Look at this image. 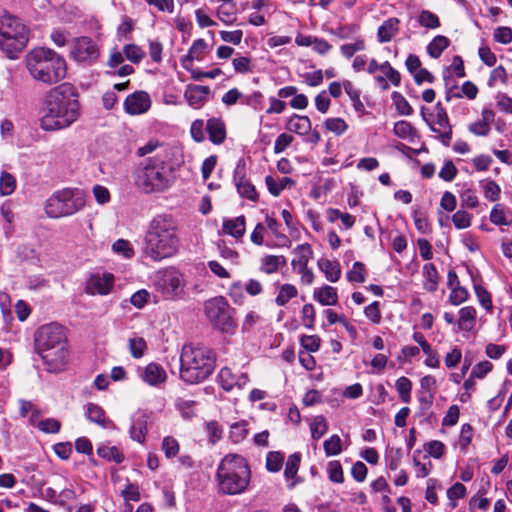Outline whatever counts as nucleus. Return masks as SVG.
Masks as SVG:
<instances>
[{"instance_id":"nucleus-1","label":"nucleus","mask_w":512,"mask_h":512,"mask_svg":"<svg viewBox=\"0 0 512 512\" xmlns=\"http://www.w3.org/2000/svg\"><path fill=\"white\" fill-rule=\"evenodd\" d=\"M80 116L78 92L69 83L52 88L40 109L39 124L44 131H58L70 127Z\"/></svg>"},{"instance_id":"nucleus-2","label":"nucleus","mask_w":512,"mask_h":512,"mask_svg":"<svg viewBox=\"0 0 512 512\" xmlns=\"http://www.w3.org/2000/svg\"><path fill=\"white\" fill-rule=\"evenodd\" d=\"M180 248L178 225L171 215L160 214L149 223L143 254L155 262L175 256Z\"/></svg>"},{"instance_id":"nucleus-3","label":"nucleus","mask_w":512,"mask_h":512,"mask_svg":"<svg viewBox=\"0 0 512 512\" xmlns=\"http://www.w3.org/2000/svg\"><path fill=\"white\" fill-rule=\"evenodd\" d=\"M35 349L49 372L63 370L69 360L65 327L55 322L42 325L35 333Z\"/></svg>"},{"instance_id":"nucleus-4","label":"nucleus","mask_w":512,"mask_h":512,"mask_svg":"<svg viewBox=\"0 0 512 512\" xmlns=\"http://www.w3.org/2000/svg\"><path fill=\"white\" fill-rule=\"evenodd\" d=\"M25 64L32 78L44 84L58 83L67 73L65 59L50 48L32 49L25 57Z\"/></svg>"},{"instance_id":"nucleus-5","label":"nucleus","mask_w":512,"mask_h":512,"mask_svg":"<svg viewBox=\"0 0 512 512\" xmlns=\"http://www.w3.org/2000/svg\"><path fill=\"white\" fill-rule=\"evenodd\" d=\"M216 353L206 346L184 345L180 356V378L188 384L206 380L214 371Z\"/></svg>"},{"instance_id":"nucleus-6","label":"nucleus","mask_w":512,"mask_h":512,"mask_svg":"<svg viewBox=\"0 0 512 512\" xmlns=\"http://www.w3.org/2000/svg\"><path fill=\"white\" fill-rule=\"evenodd\" d=\"M168 155L156 153L145 159L137 169L135 182L145 193L163 192L174 181V170L167 161Z\"/></svg>"},{"instance_id":"nucleus-7","label":"nucleus","mask_w":512,"mask_h":512,"mask_svg":"<svg viewBox=\"0 0 512 512\" xmlns=\"http://www.w3.org/2000/svg\"><path fill=\"white\" fill-rule=\"evenodd\" d=\"M216 478L219 491L223 494L237 495L245 492L251 478L247 460L239 454H227L217 467Z\"/></svg>"},{"instance_id":"nucleus-8","label":"nucleus","mask_w":512,"mask_h":512,"mask_svg":"<svg viewBox=\"0 0 512 512\" xmlns=\"http://www.w3.org/2000/svg\"><path fill=\"white\" fill-rule=\"evenodd\" d=\"M30 39L29 27L17 16L8 12L0 14V50L11 60H16Z\"/></svg>"},{"instance_id":"nucleus-9","label":"nucleus","mask_w":512,"mask_h":512,"mask_svg":"<svg viewBox=\"0 0 512 512\" xmlns=\"http://www.w3.org/2000/svg\"><path fill=\"white\" fill-rule=\"evenodd\" d=\"M84 193L79 189L65 188L54 192L46 201L45 212L50 218L75 214L85 206Z\"/></svg>"},{"instance_id":"nucleus-10","label":"nucleus","mask_w":512,"mask_h":512,"mask_svg":"<svg viewBox=\"0 0 512 512\" xmlns=\"http://www.w3.org/2000/svg\"><path fill=\"white\" fill-rule=\"evenodd\" d=\"M204 312L212 326L221 333L233 334L237 327L234 318L235 310L229 305L223 296L207 300L204 304Z\"/></svg>"},{"instance_id":"nucleus-11","label":"nucleus","mask_w":512,"mask_h":512,"mask_svg":"<svg viewBox=\"0 0 512 512\" xmlns=\"http://www.w3.org/2000/svg\"><path fill=\"white\" fill-rule=\"evenodd\" d=\"M154 286L166 299H180L185 295L184 275L174 267L160 272L154 281Z\"/></svg>"},{"instance_id":"nucleus-12","label":"nucleus","mask_w":512,"mask_h":512,"mask_svg":"<svg viewBox=\"0 0 512 512\" xmlns=\"http://www.w3.org/2000/svg\"><path fill=\"white\" fill-rule=\"evenodd\" d=\"M101 45L98 40L89 36H80L73 39L69 55L80 65L91 66L100 56Z\"/></svg>"},{"instance_id":"nucleus-13","label":"nucleus","mask_w":512,"mask_h":512,"mask_svg":"<svg viewBox=\"0 0 512 512\" xmlns=\"http://www.w3.org/2000/svg\"><path fill=\"white\" fill-rule=\"evenodd\" d=\"M425 107L421 108V115L423 120L427 123L430 129L437 134V138L443 145L449 146L452 139V127L446 110L440 102L435 105V114H430L428 118L425 114Z\"/></svg>"},{"instance_id":"nucleus-14","label":"nucleus","mask_w":512,"mask_h":512,"mask_svg":"<svg viewBox=\"0 0 512 512\" xmlns=\"http://www.w3.org/2000/svg\"><path fill=\"white\" fill-rule=\"evenodd\" d=\"M367 64V72L374 75V80L382 90H388L391 84L395 87L400 85L401 75L388 61L379 64L372 58Z\"/></svg>"},{"instance_id":"nucleus-15","label":"nucleus","mask_w":512,"mask_h":512,"mask_svg":"<svg viewBox=\"0 0 512 512\" xmlns=\"http://www.w3.org/2000/svg\"><path fill=\"white\" fill-rule=\"evenodd\" d=\"M233 180L241 197L250 201H257L258 194L255 186L246 177V163L244 159L238 160L234 169Z\"/></svg>"},{"instance_id":"nucleus-16","label":"nucleus","mask_w":512,"mask_h":512,"mask_svg":"<svg viewBox=\"0 0 512 512\" xmlns=\"http://www.w3.org/2000/svg\"><path fill=\"white\" fill-rule=\"evenodd\" d=\"M136 373L145 384L155 388H160L167 380L165 369L155 362H151L144 367L138 366Z\"/></svg>"},{"instance_id":"nucleus-17","label":"nucleus","mask_w":512,"mask_h":512,"mask_svg":"<svg viewBox=\"0 0 512 512\" xmlns=\"http://www.w3.org/2000/svg\"><path fill=\"white\" fill-rule=\"evenodd\" d=\"M151 106V99L147 92L136 91L128 95L124 101V109L130 115L143 114Z\"/></svg>"},{"instance_id":"nucleus-18","label":"nucleus","mask_w":512,"mask_h":512,"mask_svg":"<svg viewBox=\"0 0 512 512\" xmlns=\"http://www.w3.org/2000/svg\"><path fill=\"white\" fill-rule=\"evenodd\" d=\"M210 92L208 86L188 84L184 92V98L190 107L200 109L208 101Z\"/></svg>"},{"instance_id":"nucleus-19","label":"nucleus","mask_w":512,"mask_h":512,"mask_svg":"<svg viewBox=\"0 0 512 512\" xmlns=\"http://www.w3.org/2000/svg\"><path fill=\"white\" fill-rule=\"evenodd\" d=\"M249 381L246 373L236 374L228 367H223L218 374V382L221 387L229 392L235 387L243 388Z\"/></svg>"},{"instance_id":"nucleus-20","label":"nucleus","mask_w":512,"mask_h":512,"mask_svg":"<svg viewBox=\"0 0 512 512\" xmlns=\"http://www.w3.org/2000/svg\"><path fill=\"white\" fill-rule=\"evenodd\" d=\"M113 284L114 277L110 273L103 274L102 276L93 275L88 281L87 291L92 295H107L111 291Z\"/></svg>"},{"instance_id":"nucleus-21","label":"nucleus","mask_w":512,"mask_h":512,"mask_svg":"<svg viewBox=\"0 0 512 512\" xmlns=\"http://www.w3.org/2000/svg\"><path fill=\"white\" fill-rule=\"evenodd\" d=\"M301 462V455L299 453H293L288 456L285 464L284 477L286 479L287 488L292 490L296 485L302 482V479L297 476Z\"/></svg>"},{"instance_id":"nucleus-22","label":"nucleus","mask_w":512,"mask_h":512,"mask_svg":"<svg viewBox=\"0 0 512 512\" xmlns=\"http://www.w3.org/2000/svg\"><path fill=\"white\" fill-rule=\"evenodd\" d=\"M495 114L489 108H484L481 111V118L468 126L469 132L475 136L486 137L491 131V123L494 121Z\"/></svg>"},{"instance_id":"nucleus-23","label":"nucleus","mask_w":512,"mask_h":512,"mask_svg":"<svg viewBox=\"0 0 512 512\" xmlns=\"http://www.w3.org/2000/svg\"><path fill=\"white\" fill-rule=\"evenodd\" d=\"M206 131L209 140L215 145L222 144L226 139V126L219 117H211L207 120Z\"/></svg>"},{"instance_id":"nucleus-24","label":"nucleus","mask_w":512,"mask_h":512,"mask_svg":"<svg viewBox=\"0 0 512 512\" xmlns=\"http://www.w3.org/2000/svg\"><path fill=\"white\" fill-rule=\"evenodd\" d=\"M400 21L396 17L385 20L377 30V40L379 43L390 42L399 32Z\"/></svg>"},{"instance_id":"nucleus-25","label":"nucleus","mask_w":512,"mask_h":512,"mask_svg":"<svg viewBox=\"0 0 512 512\" xmlns=\"http://www.w3.org/2000/svg\"><path fill=\"white\" fill-rule=\"evenodd\" d=\"M296 258L291 261V266L296 272L308 268V262L313 257L311 245L308 243L298 245L294 251Z\"/></svg>"},{"instance_id":"nucleus-26","label":"nucleus","mask_w":512,"mask_h":512,"mask_svg":"<svg viewBox=\"0 0 512 512\" xmlns=\"http://www.w3.org/2000/svg\"><path fill=\"white\" fill-rule=\"evenodd\" d=\"M312 123L308 116L293 114L286 123V129L298 135H306L311 131Z\"/></svg>"},{"instance_id":"nucleus-27","label":"nucleus","mask_w":512,"mask_h":512,"mask_svg":"<svg viewBox=\"0 0 512 512\" xmlns=\"http://www.w3.org/2000/svg\"><path fill=\"white\" fill-rule=\"evenodd\" d=\"M87 419L103 428H109L113 423L106 418L104 409L95 403H88L85 408Z\"/></svg>"},{"instance_id":"nucleus-28","label":"nucleus","mask_w":512,"mask_h":512,"mask_svg":"<svg viewBox=\"0 0 512 512\" xmlns=\"http://www.w3.org/2000/svg\"><path fill=\"white\" fill-rule=\"evenodd\" d=\"M313 298L323 306L336 305L338 303L337 289L330 285H324L314 290Z\"/></svg>"},{"instance_id":"nucleus-29","label":"nucleus","mask_w":512,"mask_h":512,"mask_svg":"<svg viewBox=\"0 0 512 512\" xmlns=\"http://www.w3.org/2000/svg\"><path fill=\"white\" fill-rule=\"evenodd\" d=\"M317 266L324 273L326 279L332 283L337 282L341 277V267L338 261L327 258H320Z\"/></svg>"},{"instance_id":"nucleus-30","label":"nucleus","mask_w":512,"mask_h":512,"mask_svg":"<svg viewBox=\"0 0 512 512\" xmlns=\"http://www.w3.org/2000/svg\"><path fill=\"white\" fill-rule=\"evenodd\" d=\"M476 309L473 306H465L459 310L458 331L470 332L476 323Z\"/></svg>"},{"instance_id":"nucleus-31","label":"nucleus","mask_w":512,"mask_h":512,"mask_svg":"<svg viewBox=\"0 0 512 512\" xmlns=\"http://www.w3.org/2000/svg\"><path fill=\"white\" fill-rule=\"evenodd\" d=\"M130 437L139 443H143L147 434V416L140 414L132 419L129 430Z\"/></svg>"},{"instance_id":"nucleus-32","label":"nucleus","mask_w":512,"mask_h":512,"mask_svg":"<svg viewBox=\"0 0 512 512\" xmlns=\"http://www.w3.org/2000/svg\"><path fill=\"white\" fill-rule=\"evenodd\" d=\"M222 229L236 239L241 238L245 233V217L243 215L233 219L224 220Z\"/></svg>"},{"instance_id":"nucleus-33","label":"nucleus","mask_w":512,"mask_h":512,"mask_svg":"<svg viewBox=\"0 0 512 512\" xmlns=\"http://www.w3.org/2000/svg\"><path fill=\"white\" fill-rule=\"evenodd\" d=\"M394 134L404 140L414 143L419 138L417 130L405 120L397 121L393 128Z\"/></svg>"},{"instance_id":"nucleus-34","label":"nucleus","mask_w":512,"mask_h":512,"mask_svg":"<svg viewBox=\"0 0 512 512\" xmlns=\"http://www.w3.org/2000/svg\"><path fill=\"white\" fill-rule=\"evenodd\" d=\"M423 287L429 292H435L438 288L439 275L433 263H427L423 266Z\"/></svg>"},{"instance_id":"nucleus-35","label":"nucleus","mask_w":512,"mask_h":512,"mask_svg":"<svg viewBox=\"0 0 512 512\" xmlns=\"http://www.w3.org/2000/svg\"><path fill=\"white\" fill-rule=\"evenodd\" d=\"M265 183L269 193L275 197L279 196L285 188L295 185V181L289 177H282L277 181L270 175L265 177Z\"/></svg>"},{"instance_id":"nucleus-36","label":"nucleus","mask_w":512,"mask_h":512,"mask_svg":"<svg viewBox=\"0 0 512 512\" xmlns=\"http://www.w3.org/2000/svg\"><path fill=\"white\" fill-rule=\"evenodd\" d=\"M284 256L266 255L261 259L260 270L266 274H273L278 271L281 266L286 265Z\"/></svg>"},{"instance_id":"nucleus-37","label":"nucleus","mask_w":512,"mask_h":512,"mask_svg":"<svg viewBox=\"0 0 512 512\" xmlns=\"http://www.w3.org/2000/svg\"><path fill=\"white\" fill-rule=\"evenodd\" d=\"M206 47L207 44L203 39L195 40L190 47L188 54L182 59V66L188 69V63L191 64L193 60L202 59Z\"/></svg>"},{"instance_id":"nucleus-38","label":"nucleus","mask_w":512,"mask_h":512,"mask_svg":"<svg viewBox=\"0 0 512 512\" xmlns=\"http://www.w3.org/2000/svg\"><path fill=\"white\" fill-rule=\"evenodd\" d=\"M248 422L241 420L230 425L229 439L234 444L241 443L248 435Z\"/></svg>"},{"instance_id":"nucleus-39","label":"nucleus","mask_w":512,"mask_h":512,"mask_svg":"<svg viewBox=\"0 0 512 512\" xmlns=\"http://www.w3.org/2000/svg\"><path fill=\"white\" fill-rule=\"evenodd\" d=\"M449 44L450 40L447 37L438 35L427 45V53L431 58L437 59Z\"/></svg>"},{"instance_id":"nucleus-40","label":"nucleus","mask_w":512,"mask_h":512,"mask_svg":"<svg viewBox=\"0 0 512 512\" xmlns=\"http://www.w3.org/2000/svg\"><path fill=\"white\" fill-rule=\"evenodd\" d=\"M97 454L108 461H113L117 464L124 460L123 453L116 447L109 444H102L97 448Z\"/></svg>"},{"instance_id":"nucleus-41","label":"nucleus","mask_w":512,"mask_h":512,"mask_svg":"<svg viewBox=\"0 0 512 512\" xmlns=\"http://www.w3.org/2000/svg\"><path fill=\"white\" fill-rule=\"evenodd\" d=\"M298 294L297 288L292 284H282L279 288L275 302L278 306H285L291 299Z\"/></svg>"},{"instance_id":"nucleus-42","label":"nucleus","mask_w":512,"mask_h":512,"mask_svg":"<svg viewBox=\"0 0 512 512\" xmlns=\"http://www.w3.org/2000/svg\"><path fill=\"white\" fill-rule=\"evenodd\" d=\"M128 349L133 358L140 359L147 350V343L144 338L134 336L128 339Z\"/></svg>"},{"instance_id":"nucleus-43","label":"nucleus","mask_w":512,"mask_h":512,"mask_svg":"<svg viewBox=\"0 0 512 512\" xmlns=\"http://www.w3.org/2000/svg\"><path fill=\"white\" fill-rule=\"evenodd\" d=\"M311 437L319 440L328 431V423L324 416L318 415L314 417L310 423Z\"/></svg>"},{"instance_id":"nucleus-44","label":"nucleus","mask_w":512,"mask_h":512,"mask_svg":"<svg viewBox=\"0 0 512 512\" xmlns=\"http://www.w3.org/2000/svg\"><path fill=\"white\" fill-rule=\"evenodd\" d=\"M346 278L351 283H364L366 280V268L362 262L356 261L347 271Z\"/></svg>"},{"instance_id":"nucleus-45","label":"nucleus","mask_w":512,"mask_h":512,"mask_svg":"<svg viewBox=\"0 0 512 512\" xmlns=\"http://www.w3.org/2000/svg\"><path fill=\"white\" fill-rule=\"evenodd\" d=\"M396 390L402 402L409 403L411 401L412 382L405 376L399 377L395 383Z\"/></svg>"},{"instance_id":"nucleus-46","label":"nucleus","mask_w":512,"mask_h":512,"mask_svg":"<svg viewBox=\"0 0 512 512\" xmlns=\"http://www.w3.org/2000/svg\"><path fill=\"white\" fill-rule=\"evenodd\" d=\"M16 178L9 172L3 171L0 175V195H11L16 189Z\"/></svg>"},{"instance_id":"nucleus-47","label":"nucleus","mask_w":512,"mask_h":512,"mask_svg":"<svg viewBox=\"0 0 512 512\" xmlns=\"http://www.w3.org/2000/svg\"><path fill=\"white\" fill-rule=\"evenodd\" d=\"M123 53L127 60L134 64H138L145 57V51L136 44H126L123 47Z\"/></svg>"},{"instance_id":"nucleus-48","label":"nucleus","mask_w":512,"mask_h":512,"mask_svg":"<svg viewBox=\"0 0 512 512\" xmlns=\"http://www.w3.org/2000/svg\"><path fill=\"white\" fill-rule=\"evenodd\" d=\"M324 126L329 132L334 133L336 136L343 135L348 129L346 121L340 117L327 118Z\"/></svg>"},{"instance_id":"nucleus-49","label":"nucleus","mask_w":512,"mask_h":512,"mask_svg":"<svg viewBox=\"0 0 512 512\" xmlns=\"http://www.w3.org/2000/svg\"><path fill=\"white\" fill-rule=\"evenodd\" d=\"M284 454L279 451H271L266 456V468L269 472L276 473L282 469Z\"/></svg>"},{"instance_id":"nucleus-50","label":"nucleus","mask_w":512,"mask_h":512,"mask_svg":"<svg viewBox=\"0 0 512 512\" xmlns=\"http://www.w3.org/2000/svg\"><path fill=\"white\" fill-rule=\"evenodd\" d=\"M480 186L483 189L484 197L490 201H497L500 197L501 188L493 180H482Z\"/></svg>"},{"instance_id":"nucleus-51","label":"nucleus","mask_w":512,"mask_h":512,"mask_svg":"<svg viewBox=\"0 0 512 512\" xmlns=\"http://www.w3.org/2000/svg\"><path fill=\"white\" fill-rule=\"evenodd\" d=\"M155 151H158L157 153H161L162 155H168L167 147L163 143H160L158 140L148 141L145 145L138 148L137 154L141 157H144Z\"/></svg>"},{"instance_id":"nucleus-52","label":"nucleus","mask_w":512,"mask_h":512,"mask_svg":"<svg viewBox=\"0 0 512 512\" xmlns=\"http://www.w3.org/2000/svg\"><path fill=\"white\" fill-rule=\"evenodd\" d=\"M326 456H336L342 452V440L338 435H332L323 443Z\"/></svg>"},{"instance_id":"nucleus-53","label":"nucleus","mask_w":512,"mask_h":512,"mask_svg":"<svg viewBox=\"0 0 512 512\" xmlns=\"http://www.w3.org/2000/svg\"><path fill=\"white\" fill-rule=\"evenodd\" d=\"M392 101L396 107L397 112L403 116H409L412 114L413 109L409 102L403 97V95L397 91H394L391 95Z\"/></svg>"},{"instance_id":"nucleus-54","label":"nucleus","mask_w":512,"mask_h":512,"mask_svg":"<svg viewBox=\"0 0 512 512\" xmlns=\"http://www.w3.org/2000/svg\"><path fill=\"white\" fill-rule=\"evenodd\" d=\"M365 48V41L363 39H357L353 43H345L341 45L340 52L345 58L349 59L353 57L357 52L365 50Z\"/></svg>"},{"instance_id":"nucleus-55","label":"nucleus","mask_w":512,"mask_h":512,"mask_svg":"<svg viewBox=\"0 0 512 512\" xmlns=\"http://www.w3.org/2000/svg\"><path fill=\"white\" fill-rule=\"evenodd\" d=\"M466 495V487L462 483H455L447 490V497L450 500L451 508L457 507V500L464 498Z\"/></svg>"},{"instance_id":"nucleus-56","label":"nucleus","mask_w":512,"mask_h":512,"mask_svg":"<svg viewBox=\"0 0 512 512\" xmlns=\"http://www.w3.org/2000/svg\"><path fill=\"white\" fill-rule=\"evenodd\" d=\"M418 22L421 26L435 29L440 26V21L438 16L429 11V10H422L418 17Z\"/></svg>"},{"instance_id":"nucleus-57","label":"nucleus","mask_w":512,"mask_h":512,"mask_svg":"<svg viewBox=\"0 0 512 512\" xmlns=\"http://www.w3.org/2000/svg\"><path fill=\"white\" fill-rule=\"evenodd\" d=\"M179 443L173 436H166L162 440V450L166 458H174L179 453Z\"/></svg>"},{"instance_id":"nucleus-58","label":"nucleus","mask_w":512,"mask_h":512,"mask_svg":"<svg viewBox=\"0 0 512 512\" xmlns=\"http://www.w3.org/2000/svg\"><path fill=\"white\" fill-rule=\"evenodd\" d=\"M112 250L118 255H122L124 258H132L134 250L131 243L125 239H118L112 245Z\"/></svg>"},{"instance_id":"nucleus-59","label":"nucleus","mask_w":512,"mask_h":512,"mask_svg":"<svg viewBox=\"0 0 512 512\" xmlns=\"http://www.w3.org/2000/svg\"><path fill=\"white\" fill-rule=\"evenodd\" d=\"M472 214L465 210H458L452 216V222L456 229H466L471 225Z\"/></svg>"},{"instance_id":"nucleus-60","label":"nucleus","mask_w":512,"mask_h":512,"mask_svg":"<svg viewBox=\"0 0 512 512\" xmlns=\"http://www.w3.org/2000/svg\"><path fill=\"white\" fill-rule=\"evenodd\" d=\"M205 132H207L206 124L202 119H196L192 122L190 127V134L195 142H203L206 139Z\"/></svg>"},{"instance_id":"nucleus-61","label":"nucleus","mask_w":512,"mask_h":512,"mask_svg":"<svg viewBox=\"0 0 512 512\" xmlns=\"http://www.w3.org/2000/svg\"><path fill=\"white\" fill-rule=\"evenodd\" d=\"M327 473L329 480L334 483H342L344 481L343 469L339 461H330L327 465Z\"/></svg>"},{"instance_id":"nucleus-62","label":"nucleus","mask_w":512,"mask_h":512,"mask_svg":"<svg viewBox=\"0 0 512 512\" xmlns=\"http://www.w3.org/2000/svg\"><path fill=\"white\" fill-rule=\"evenodd\" d=\"M217 17L226 25H232L237 19L234 8L227 5H221L218 7Z\"/></svg>"},{"instance_id":"nucleus-63","label":"nucleus","mask_w":512,"mask_h":512,"mask_svg":"<svg viewBox=\"0 0 512 512\" xmlns=\"http://www.w3.org/2000/svg\"><path fill=\"white\" fill-rule=\"evenodd\" d=\"M206 433L208 435L209 442L216 444L222 438L223 429L218 422L210 421L206 424Z\"/></svg>"},{"instance_id":"nucleus-64","label":"nucleus","mask_w":512,"mask_h":512,"mask_svg":"<svg viewBox=\"0 0 512 512\" xmlns=\"http://www.w3.org/2000/svg\"><path fill=\"white\" fill-rule=\"evenodd\" d=\"M263 99L264 96L260 91H254L249 95L243 96V104L259 111L263 108Z\"/></svg>"}]
</instances>
